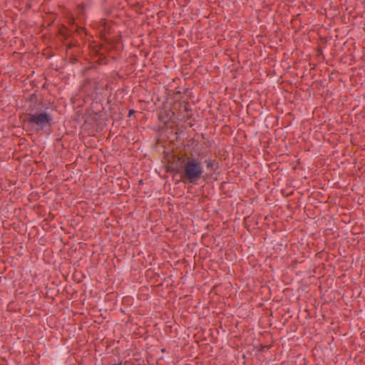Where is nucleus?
Segmentation results:
<instances>
[{
    "mask_svg": "<svg viewBox=\"0 0 365 365\" xmlns=\"http://www.w3.org/2000/svg\"><path fill=\"white\" fill-rule=\"evenodd\" d=\"M203 168L200 161L195 158H188L184 165L185 178L192 183L197 182L202 177Z\"/></svg>",
    "mask_w": 365,
    "mask_h": 365,
    "instance_id": "f257e3e1",
    "label": "nucleus"
},
{
    "mask_svg": "<svg viewBox=\"0 0 365 365\" xmlns=\"http://www.w3.org/2000/svg\"><path fill=\"white\" fill-rule=\"evenodd\" d=\"M51 116L46 113H38L32 115L30 118V123L36 125L40 129H43L47 125L50 124Z\"/></svg>",
    "mask_w": 365,
    "mask_h": 365,
    "instance_id": "f03ea898",
    "label": "nucleus"
},
{
    "mask_svg": "<svg viewBox=\"0 0 365 365\" xmlns=\"http://www.w3.org/2000/svg\"><path fill=\"white\" fill-rule=\"evenodd\" d=\"M206 165H207V168H212V165H213V164H212L211 160H207L206 161Z\"/></svg>",
    "mask_w": 365,
    "mask_h": 365,
    "instance_id": "7ed1b4c3",
    "label": "nucleus"
},
{
    "mask_svg": "<svg viewBox=\"0 0 365 365\" xmlns=\"http://www.w3.org/2000/svg\"><path fill=\"white\" fill-rule=\"evenodd\" d=\"M133 110H130V114H133Z\"/></svg>",
    "mask_w": 365,
    "mask_h": 365,
    "instance_id": "20e7f679",
    "label": "nucleus"
}]
</instances>
